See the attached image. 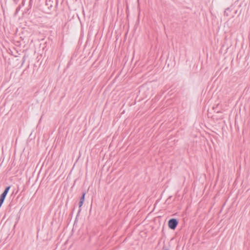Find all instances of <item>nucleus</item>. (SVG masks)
<instances>
[{
  "label": "nucleus",
  "instance_id": "2",
  "mask_svg": "<svg viewBox=\"0 0 250 250\" xmlns=\"http://www.w3.org/2000/svg\"><path fill=\"white\" fill-rule=\"evenodd\" d=\"M10 188V186H8L7 187H6L5 188V190H4L3 192L0 196V197L2 198H3V199H5V198L6 195L7 194V193L8 192V191L9 190Z\"/></svg>",
  "mask_w": 250,
  "mask_h": 250
},
{
  "label": "nucleus",
  "instance_id": "4",
  "mask_svg": "<svg viewBox=\"0 0 250 250\" xmlns=\"http://www.w3.org/2000/svg\"><path fill=\"white\" fill-rule=\"evenodd\" d=\"M85 194V193H83V195L80 199V201H83L84 202Z\"/></svg>",
  "mask_w": 250,
  "mask_h": 250
},
{
  "label": "nucleus",
  "instance_id": "6",
  "mask_svg": "<svg viewBox=\"0 0 250 250\" xmlns=\"http://www.w3.org/2000/svg\"><path fill=\"white\" fill-rule=\"evenodd\" d=\"M237 13V10H235L234 13L236 14Z\"/></svg>",
  "mask_w": 250,
  "mask_h": 250
},
{
  "label": "nucleus",
  "instance_id": "5",
  "mask_svg": "<svg viewBox=\"0 0 250 250\" xmlns=\"http://www.w3.org/2000/svg\"><path fill=\"white\" fill-rule=\"evenodd\" d=\"M83 201H80V202H79V207H80H80H81L82 206V205H83Z\"/></svg>",
  "mask_w": 250,
  "mask_h": 250
},
{
  "label": "nucleus",
  "instance_id": "1",
  "mask_svg": "<svg viewBox=\"0 0 250 250\" xmlns=\"http://www.w3.org/2000/svg\"><path fill=\"white\" fill-rule=\"evenodd\" d=\"M178 224V221L175 219H171L168 221V227L171 229H174Z\"/></svg>",
  "mask_w": 250,
  "mask_h": 250
},
{
  "label": "nucleus",
  "instance_id": "3",
  "mask_svg": "<svg viewBox=\"0 0 250 250\" xmlns=\"http://www.w3.org/2000/svg\"><path fill=\"white\" fill-rule=\"evenodd\" d=\"M233 9L231 7H230V8H227L226 11H225V15H226L227 16H231V17H234V15H232L231 16L229 14L230 12L231 11H232Z\"/></svg>",
  "mask_w": 250,
  "mask_h": 250
}]
</instances>
